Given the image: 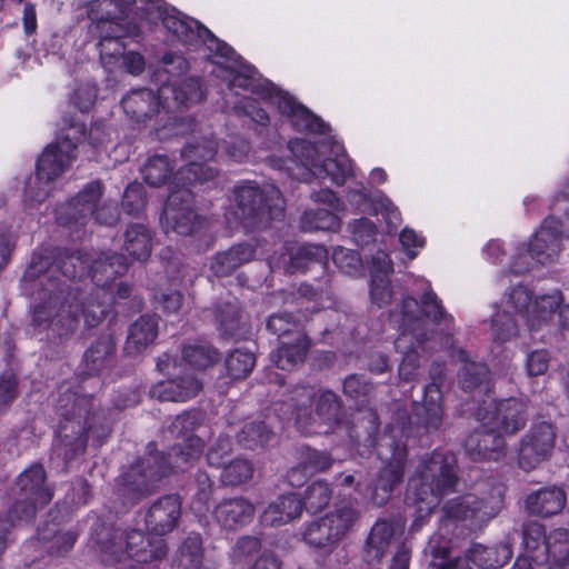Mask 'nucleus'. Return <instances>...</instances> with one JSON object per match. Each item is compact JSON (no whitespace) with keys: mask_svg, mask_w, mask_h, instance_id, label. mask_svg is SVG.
I'll use <instances>...</instances> for the list:
<instances>
[{"mask_svg":"<svg viewBox=\"0 0 569 569\" xmlns=\"http://www.w3.org/2000/svg\"><path fill=\"white\" fill-rule=\"evenodd\" d=\"M128 269L127 259L121 254L106 257L92 266L93 280L98 288L84 296L78 289L61 288L50 295L47 302L38 305L32 315L37 326H46L52 333L66 338L76 332L80 319L87 328L98 326L107 316L111 293L104 286L116 277L122 276Z\"/></svg>","mask_w":569,"mask_h":569,"instance_id":"obj_1","label":"nucleus"},{"mask_svg":"<svg viewBox=\"0 0 569 569\" xmlns=\"http://www.w3.org/2000/svg\"><path fill=\"white\" fill-rule=\"evenodd\" d=\"M391 320L402 329L395 341V348L403 355L399 373L405 380H412L419 368V350L436 332L449 331L452 319L448 316L433 291H427L421 306L413 298H406L400 311L391 313Z\"/></svg>","mask_w":569,"mask_h":569,"instance_id":"obj_2","label":"nucleus"},{"mask_svg":"<svg viewBox=\"0 0 569 569\" xmlns=\"http://www.w3.org/2000/svg\"><path fill=\"white\" fill-rule=\"evenodd\" d=\"M57 410L63 420L52 458H61L64 463L84 452L89 433L100 440L110 432V421L97 410L91 396L79 395L62 386Z\"/></svg>","mask_w":569,"mask_h":569,"instance_id":"obj_3","label":"nucleus"},{"mask_svg":"<svg viewBox=\"0 0 569 569\" xmlns=\"http://www.w3.org/2000/svg\"><path fill=\"white\" fill-rule=\"evenodd\" d=\"M86 126L64 119V133L54 143L49 144L37 161L34 181H29L26 197L42 202L51 191V182L59 178L76 159L77 144L86 137Z\"/></svg>","mask_w":569,"mask_h":569,"instance_id":"obj_4","label":"nucleus"},{"mask_svg":"<svg viewBox=\"0 0 569 569\" xmlns=\"http://www.w3.org/2000/svg\"><path fill=\"white\" fill-rule=\"evenodd\" d=\"M459 478L457 460L450 452L435 450L418 465L410 488L421 511L432 512L443 496L456 490Z\"/></svg>","mask_w":569,"mask_h":569,"instance_id":"obj_5","label":"nucleus"},{"mask_svg":"<svg viewBox=\"0 0 569 569\" xmlns=\"http://www.w3.org/2000/svg\"><path fill=\"white\" fill-rule=\"evenodd\" d=\"M202 99L198 79L188 78L180 82L162 84L158 96L150 89L130 92L121 101L124 112L134 121L142 122L152 118L162 106L168 111L179 110Z\"/></svg>","mask_w":569,"mask_h":569,"instance_id":"obj_6","label":"nucleus"},{"mask_svg":"<svg viewBox=\"0 0 569 569\" xmlns=\"http://www.w3.org/2000/svg\"><path fill=\"white\" fill-rule=\"evenodd\" d=\"M290 401L296 425L302 432H328L341 420L340 400L331 391L317 392L312 387L302 386L292 391Z\"/></svg>","mask_w":569,"mask_h":569,"instance_id":"obj_7","label":"nucleus"},{"mask_svg":"<svg viewBox=\"0 0 569 569\" xmlns=\"http://www.w3.org/2000/svg\"><path fill=\"white\" fill-rule=\"evenodd\" d=\"M204 415L200 411H184L177 416L168 428L172 437L182 439L181 443L173 446L168 458L177 470H186L197 461L210 437V431L204 423Z\"/></svg>","mask_w":569,"mask_h":569,"instance_id":"obj_8","label":"nucleus"},{"mask_svg":"<svg viewBox=\"0 0 569 569\" xmlns=\"http://www.w3.org/2000/svg\"><path fill=\"white\" fill-rule=\"evenodd\" d=\"M360 518L356 500L338 503L335 510L309 522L302 533L311 547L331 551Z\"/></svg>","mask_w":569,"mask_h":569,"instance_id":"obj_9","label":"nucleus"},{"mask_svg":"<svg viewBox=\"0 0 569 569\" xmlns=\"http://www.w3.org/2000/svg\"><path fill=\"white\" fill-rule=\"evenodd\" d=\"M239 216L248 226L257 227L279 219L284 209L280 190L272 184L260 187L248 182L236 189Z\"/></svg>","mask_w":569,"mask_h":569,"instance_id":"obj_10","label":"nucleus"},{"mask_svg":"<svg viewBox=\"0 0 569 569\" xmlns=\"http://www.w3.org/2000/svg\"><path fill=\"white\" fill-rule=\"evenodd\" d=\"M46 473L41 466H32L16 482L17 501L8 512L12 526L32 520L39 508L48 505L52 492L44 486Z\"/></svg>","mask_w":569,"mask_h":569,"instance_id":"obj_11","label":"nucleus"},{"mask_svg":"<svg viewBox=\"0 0 569 569\" xmlns=\"http://www.w3.org/2000/svg\"><path fill=\"white\" fill-rule=\"evenodd\" d=\"M173 469V463L167 461L163 455L149 445L147 456L121 475L120 485L123 493L134 500L146 497L152 493L157 483Z\"/></svg>","mask_w":569,"mask_h":569,"instance_id":"obj_12","label":"nucleus"},{"mask_svg":"<svg viewBox=\"0 0 569 569\" xmlns=\"http://www.w3.org/2000/svg\"><path fill=\"white\" fill-rule=\"evenodd\" d=\"M501 509L500 492L486 497L468 493L448 500L442 507V512L446 519L470 521L472 527L480 528L497 517Z\"/></svg>","mask_w":569,"mask_h":569,"instance_id":"obj_13","label":"nucleus"},{"mask_svg":"<svg viewBox=\"0 0 569 569\" xmlns=\"http://www.w3.org/2000/svg\"><path fill=\"white\" fill-rule=\"evenodd\" d=\"M204 222V219L194 211L193 193L189 188L182 187L170 191L161 218L166 233L190 236L200 230Z\"/></svg>","mask_w":569,"mask_h":569,"instance_id":"obj_14","label":"nucleus"},{"mask_svg":"<svg viewBox=\"0 0 569 569\" xmlns=\"http://www.w3.org/2000/svg\"><path fill=\"white\" fill-rule=\"evenodd\" d=\"M391 456L386 457L387 463L378 471L370 485V499L376 506H385L393 491L400 486L405 475L407 449L389 439L387 443Z\"/></svg>","mask_w":569,"mask_h":569,"instance_id":"obj_15","label":"nucleus"},{"mask_svg":"<svg viewBox=\"0 0 569 569\" xmlns=\"http://www.w3.org/2000/svg\"><path fill=\"white\" fill-rule=\"evenodd\" d=\"M556 430L550 422L533 425L522 437L518 451V463L525 471L537 468L550 458L556 442Z\"/></svg>","mask_w":569,"mask_h":569,"instance_id":"obj_16","label":"nucleus"},{"mask_svg":"<svg viewBox=\"0 0 569 569\" xmlns=\"http://www.w3.org/2000/svg\"><path fill=\"white\" fill-rule=\"evenodd\" d=\"M162 23L169 33L184 44H204L210 51L220 56H228L230 51L227 44L221 43L208 28L194 19L166 13Z\"/></svg>","mask_w":569,"mask_h":569,"instance_id":"obj_17","label":"nucleus"},{"mask_svg":"<svg viewBox=\"0 0 569 569\" xmlns=\"http://www.w3.org/2000/svg\"><path fill=\"white\" fill-rule=\"evenodd\" d=\"M479 420H488L505 436H515L522 430L528 421V405L520 398H508L495 401L490 407L478 411Z\"/></svg>","mask_w":569,"mask_h":569,"instance_id":"obj_18","label":"nucleus"},{"mask_svg":"<svg viewBox=\"0 0 569 569\" xmlns=\"http://www.w3.org/2000/svg\"><path fill=\"white\" fill-rule=\"evenodd\" d=\"M217 152V143L204 138L201 142L188 143L181 156L188 163L179 170L177 174L178 180H186L188 183L194 181H209L217 176V170L206 162L213 159Z\"/></svg>","mask_w":569,"mask_h":569,"instance_id":"obj_19","label":"nucleus"},{"mask_svg":"<svg viewBox=\"0 0 569 569\" xmlns=\"http://www.w3.org/2000/svg\"><path fill=\"white\" fill-rule=\"evenodd\" d=\"M565 233L559 218L551 214L543 221L531 240L529 254L540 264L555 262L561 250V236Z\"/></svg>","mask_w":569,"mask_h":569,"instance_id":"obj_20","label":"nucleus"},{"mask_svg":"<svg viewBox=\"0 0 569 569\" xmlns=\"http://www.w3.org/2000/svg\"><path fill=\"white\" fill-rule=\"evenodd\" d=\"M182 502L178 495H166L148 509L144 522L151 535L164 536L171 532L181 518Z\"/></svg>","mask_w":569,"mask_h":569,"instance_id":"obj_21","label":"nucleus"},{"mask_svg":"<svg viewBox=\"0 0 569 569\" xmlns=\"http://www.w3.org/2000/svg\"><path fill=\"white\" fill-rule=\"evenodd\" d=\"M481 421L480 428L466 439V450L472 459L498 460L506 451L505 435L499 432L495 426L489 425L488 420Z\"/></svg>","mask_w":569,"mask_h":569,"instance_id":"obj_22","label":"nucleus"},{"mask_svg":"<svg viewBox=\"0 0 569 569\" xmlns=\"http://www.w3.org/2000/svg\"><path fill=\"white\" fill-rule=\"evenodd\" d=\"M287 253L279 258H271V268L283 269L286 272L295 273L305 271L311 263L325 264L328 259L326 248L319 244L291 247L287 248Z\"/></svg>","mask_w":569,"mask_h":569,"instance_id":"obj_23","label":"nucleus"},{"mask_svg":"<svg viewBox=\"0 0 569 569\" xmlns=\"http://www.w3.org/2000/svg\"><path fill=\"white\" fill-rule=\"evenodd\" d=\"M402 529L403 525L400 521L379 519L371 528L366 541V560L368 562L380 561L390 546L400 538Z\"/></svg>","mask_w":569,"mask_h":569,"instance_id":"obj_24","label":"nucleus"},{"mask_svg":"<svg viewBox=\"0 0 569 569\" xmlns=\"http://www.w3.org/2000/svg\"><path fill=\"white\" fill-rule=\"evenodd\" d=\"M311 346V339L305 331H296V336L279 341L272 361L279 369L293 370L305 363Z\"/></svg>","mask_w":569,"mask_h":569,"instance_id":"obj_25","label":"nucleus"},{"mask_svg":"<svg viewBox=\"0 0 569 569\" xmlns=\"http://www.w3.org/2000/svg\"><path fill=\"white\" fill-rule=\"evenodd\" d=\"M126 553L137 562H151L163 559L168 553V547L162 538L146 536L140 530L127 532Z\"/></svg>","mask_w":569,"mask_h":569,"instance_id":"obj_26","label":"nucleus"},{"mask_svg":"<svg viewBox=\"0 0 569 569\" xmlns=\"http://www.w3.org/2000/svg\"><path fill=\"white\" fill-rule=\"evenodd\" d=\"M254 512V506L248 499L233 497L219 502L213 517L224 529L238 530L252 521Z\"/></svg>","mask_w":569,"mask_h":569,"instance_id":"obj_27","label":"nucleus"},{"mask_svg":"<svg viewBox=\"0 0 569 569\" xmlns=\"http://www.w3.org/2000/svg\"><path fill=\"white\" fill-rule=\"evenodd\" d=\"M201 388V382L193 375L186 373L152 386L150 396L160 401H187L197 396Z\"/></svg>","mask_w":569,"mask_h":569,"instance_id":"obj_28","label":"nucleus"},{"mask_svg":"<svg viewBox=\"0 0 569 569\" xmlns=\"http://www.w3.org/2000/svg\"><path fill=\"white\" fill-rule=\"evenodd\" d=\"M566 501L565 491L557 486H550L530 492L526 497L525 505L532 515L551 517L561 512Z\"/></svg>","mask_w":569,"mask_h":569,"instance_id":"obj_29","label":"nucleus"},{"mask_svg":"<svg viewBox=\"0 0 569 569\" xmlns=\"http://www.w3.org/2000/svg\"><path fill=\"white\" fill-rule=\"evenodd\" d=\"M413 412L427 430H438L442 426V395L438 385L430 383L425 388L423 402L416 403Z\"/></svg>","mask_w":569,"mask_h":569,"instance_id":"obj_30","label":"nucleus"},{"mask_svg":"<svg viewBox=\"0 0 569 569\" xmlns=\"http://www.w3.org/2000/svg\"><path fill=\"white\" fill-rule=\"evenodd\" d=\"M552 531L547 536L545 527L535 520L526 521L522 526V546L525 555L521 558L540 562L547 556L550 558L549 541Z\"/></svg>","mask_w":569,"mask_h":569,"instance_id":"obj_31","label":"nucleus"},{"mask_svg":"<svg viewBox=\"0 0 569 569\" xmlns=\"http://www.w3.org/2000/svg\"><path fill=\"white\" fill-rule=\"evenodd\" d=\"M102 196V184L100 181L89 182L77 197L66 207V212L70 216L69 221H63L62 217L58 220L63 223L71 221L84 223V219L93 216L96 204Z\"/></svg>","mask_w":569,"mask_h":569,"instance_id":"obj_32","label":"nucleus"},{"mask_svg":"<svg viewBox=\"0 0 569 569\" xmlns=\"http://www.w3.org/2000/svg\"><path fill=\"white\" fill-rule=\"evenodd\" d=\"M302 501L296 495H284L270 502L261 515V521L266 526L277 527L288 523L300 517Z\"/></svg>","mask_w":569,"mask_h":569,"instance_id":"obj_33","label":"nucleus"},{"mask_svg":"<svg viewBox=\"0 0 569 569\" xmlns=\"http://www.w3.org/2000/svg\"><path fill=\"white\" fill-rule=\"evenodd\" d=\"M158 336V320L152 316H141L130 327L124 350L136 356L146 350Z\"/></svg>","mask_w":569,"mask_h":569,"instance_id":"obj_34","label":"nucleus"},{"mask_svg":"<svg viewBox=\"0 0 569 569\" xmlns=\"http://www.w3.org/2000/svg\"><path fill=\"white\" fill-rule=\"evenodd\" d=\"M256 257V247L251 242L232 246L227 251L218 253L211 269L218 277L231 274L240 266L250 262Z\"/></svg>","mask_w":569,"mask_h":569,"instance_id":"obj_35","label":"nucleus"},{"mask_svg":"<svg viewBox=\"0 0 569 569\" xmlns=\"http://www.w3.org/2000/svg\"><path fill=\"white\" fill-rule=\"evenodd\" d=\"M116 343L110 335L98 337L84 352L83 361L89 373L109 368L114 359Z\"/></svg>","mask_w":569,"mask_h":569,"instance_id":"obj_36","label":"nucleus"},{"mask_svg":"<svg viewBox=\"0 0 569 569\" xmlns=\"http://www.w3.org/2000/svg\"><path fill=\"white\" fill-rule=\"evenodd\" d=\"M468 556L470 560L483 569H497L505 566L512 557L507 543L496 546L473 545Z\"/></svg>","mask_w":569,"mask_h":569,"instance_id":"obj_37","label":"nucleus"},{"mask_svg":"<svg viewBox=\"0 0 569 569\" xmlns=\"http://www.w3.org/2000/svg\"><path fill=\"white\" fill-rule=\"evenodd\" d=\"M375 264L378 272L372 273L370 293L372 301L382 307L390 302L392 296L390 281L387 278L388 273L392 271V266L388 256L383 252L375 258Z\"/></svg>","mask_w":569,"mask_h":569,"instance_id":"obj_38","label":"nucleus"},{"mask_svg":"<svg viewBox=\"0 0 569 569\" xmlns=\"http://www.w3.org/2000/svg\"><path fill=\"white\" fill-rule=\"evenodd\" d=\"M123 249L134 260H147L151 253L149 229L142 223L129 226L124 232Z\"/></svg>","mask_w":569,"mask_h":569,"instance_id":"obj_39","label":"nucleus"},{"mask_svg":"<svg viewBox=\"0 0 569 569\" xmlns=\"http://www.w3.org/2000/svg\"><path fill=\"white\" fill-rule=\"evenodd\" d=\"M562 297L559 291L551 295H543L533 300L531 315H528V327L530 330L539 329L548 321L550 316L560 310Z\"/></svg>","mask_w":569,"mask_h":569,"instance_id":"obj_40","label":"nucleus"},{"mask_svg":"<svg viewBox=\"0 0 569 569\" xmlns=\"http://www.w3.org/2000/svg\"><path fill=\"white\" fill-rule=\"evenodd\" d=\"M202 541L199 535L186 538L174 558L176 569H200L202 567Z\"/></svg>","mask_w":569,"mask_h":569,"instance_id":"obj_41","label":"nucleus"},{"mask_svg":"<svg viewBox=\"0 0 569 569\" xmlns=\"http://www.w3.org/2000/svg\"><path fill=\"white\" fill-rule=\"evenodd\" d=\"M279 110L292 119L293 126L299 131L313 130L318 119L303 106L297 103L290 97H280L278 101Z\"/></svg>","mask_w":569,"mask_h":569,"instance_id":"obj_42","label":"nucleus"},{"mask_svg":"<svg viewBox=\"0 0 569 569\" xmlns=\"http://www.w3.org/2000/svg\"><path fill=\"white\" fill-rule=\"evenodd\" d=\"M261 549V541L253 536L239 538L232 548L231 561L233 569H249Z\"/></svg>","mask_w":569,"mask_h":569,"instance_id":"obj_43","label":"nucleus"},{"mask_svg":"<svg viewBox=\"0 0 569 569\" xmlns=\"http://www.w3.org/2000/svg\"><path fill=\"white\" fill-rule=\"evenodd\" d=\"M550 558L548 569H569V530H552L549 541Z\"/></svg>","mask_w":569,"mask_h":569,"instance_id":"obj_44","label":"nucleus"},{"mask_svg":"<svg viewBox=\"0 0 569 569\" xmlns=\"http://www.w3.org/2000/svg\"><path fill=\"white\" fill-rule=\"evenodd\" d=\"M97 28L100 32V41L98 43L100 56L109 53V47L112 44L113 40L139 34V30L136 26L124 27L119 21L101 20Z\"/></svg>","mask_w":569,"mask_h":569,"instance_id":"obj_45","label":"nucleus"},{"mask_svg":"<svg viewBox=\"0 0 569 569\" xmlns=\"http://www.w3.org/2000/svg\"><path fill=\"white\" fill-rule=\"evenodd\" d=\"M352 168L350 160L345 157H336L335 159H326L321 161L319 168L313 171V176L319 179L330 178L331 181L341 186L351 176Z\"/></svg>","mask_w":569,"mask_h":569,"instance_id":"obj_46","label":"nucleus"},{"mask_svg":"<svg viewBox=\"0 0 569 569\" xmlns=\"http://www.w3.org/2000/svg\"><path fill=\"white\" fill-rule=\"evenodd\" d=\"M300 223L305 231H336L340 227L339 218L328 209L306 211L301 217Z\"/></svg>","mask_w":569,"mask_h":569,"instance_id":"obj_47","label":"nucleus"},{"mask_svg":"<svg viewBox=\"0 0 569 569\" xmlns=\"http://www.w3.org/2000/svg\"><path fill=\"white\" fill-rule=\"evenodd\" d=\"M217 320L220 330L228 336L237 335L247 323L244 313L236 303L230 302L218 307Z\"/></svg>","mask_w":569,"mask_h":569,"instance_id":"obj_48","label":"nucleus"},{"mask_svg":"<svg viewBox=\"0 0 569 569\" xmlns=\"http://www.w3.org/2000/svg\"><path fill=\"white\" fill-rule=\"evenodd\" d=\"M273 438V432L260 421L244 425L238 436L239 442L248 449H257L268 445Z\"/></svg>","mask_w":569,"mask_h":569,"instance_id":"obj_49","label":"nucleus"},{"mask_svg":"<svg viewBox=\"0 0 569 569\" xmlns=\"http://www.w3.org/2000/svg\"><path fill=\"white\" fill-rule=\"evenodd\" d=\"M252 476V463L249 460L238 458L222 467L220 479L224 486L236 487L249 481Z\"/></svg>","mask_w":569,"mask_h":569,"instance_id":"obj_50","label":"nucleus"},{"mask_svg":"<svg viewBox=\"0 0 569 569\" xmlns=\"http://www.w3.org/2000/svg\"><path fill=\"white\" fill-rule=\"evenodd\" d=\"M254 366L256 357L247 350L237 349L226 359V368L232 379H246Z\"/></svg>","mask_w":569,"mask_h":569,"instance_id":"obj_51","label":"nucleus"},{"mask_svg":"<svg viewBox=\"0 0 569 569\" xmlns=\"http://www.w3.org/2000/svg\"><path fill=\"white\" fill-rule=\"evenodd\" d=\"M39 540L49 543L48 551L51 555H62L71 550L76 542V535L68 532H58L54 528H42L38 532Z\"/></svg>","mask_w":569,"mask_h":569,"instance_id":"obj_52","label":"nucleus"},{"mask_svg":"<svg viewBox=\"0 0 569 569\" xmlns=\"http://www.w3.org/2000/svg\"><path fill=\"white\" fill-rule=\"evenodd\" d=\"M267 329L277 335L280 341L296 336V331H305L298 319L288 312L271 315L267 321Z\"/></svg>","mask_w":569,"mask_h":569,"instance_id":"obj_53","label":"nucleus"},{"mask_svg":"<svg viewBox=\"0 0 569 569\" xmlns=\"http://www.w3.org/2000/svg\"><path fill=\"white\" fill-rule=\"evenodd\" d=\"M332 498V490L325 481H315L306 490L302 507L317 512L327 507Z\"/></svg>","mask_w":569,"mask_h":569,"instance_id":"obj_54","label":"nucleus"},{"mask_svg":"<svg viewBox=\"0 0 569 569\" xmlns=\"http://www.w3.org/2000/svg\"><path fill=\"white\" fill-rule=\"evenodd\" d=\"M142 172L147 183L158 187L167 181L172 166L167 157L156 156L146 163Z\"/></svg>","mask_w":569,"mask_h":569,"instance_id":"obj_55","label":"nucleus"},{"mask_svg":"<svg viewBox=\"0 0 569 569\" xmlns=\"http://www.w3.org/2000/svg\"><path fill=\"white\" fill-rule=\"evenodd\" d=\"M182 356L184 361L198 369H206L219 360V352L209 346H188Z\"/></svg>","mask_w":569,"mask_h":569,"instance_id":"obj_56","label":"nucleus"},{"mask_svg":"<svg viewBox=\"0 0 569 569\" xmlns=\"http://www.w3.org/2000/svg\"><path fill=\"white\" fill-rule=\"evenodd\" d=\"M289 148L297 160L313 176V171L318 169L321 163L318 159V150L315 144L307 140H295L289 143Z\"/></svg>","mask_w":569,"mask_h":569,"instance_id":"obj_57","label":"nucleus"},{"mask_svg":"<svg viewBox=\"0 0 569 569\" xmlns=\"http://www.w3.org/2000/svg\"><path fill=\"white\" fill-rule=\"evenodd\" d=\"M488 377V368L483 363H466L459 372V382L463 390L472 391L480 387Z\"/></svg>","mask_w":569,"mask_h":569,"instance_id":"obj_58","label":"nucleus"},{"mask_svg":"<svg viewBox=\"0 0 569 569\" xmlns=\"http://www.w3.org/2000/svg\"><path fill=\"white\" fill-rule=\"evenodd\" d=\"M88 268V262L84 261L80 253H71L60 259L57 264H52L49 271L53 273L59 270L63 277L74 279L81 277Z\"/></svg>","mask_w":569,"mask_h":569,"instance_id":"obj_59","label":"nucleus"},{"mask_svg":"<svg viewBox=\"0 0 569 569\" xmlns=\"http://www.w3.org/2000/svg\"><path fill=\"white\" fill-rule=\"evenodd\" d=\"M427 551L431 556V565L437 569H451L458 561L451 557V549L447 542H440L431 539L428 543Z\"/></svg>","mask_w":569,"mask_h":569,"instance_id":"obj_60","label":"nucleus"},{"mask_svg":"<svg viewBox=\"0 0 569 569\" xmlns=\"http://www.w3.org/2000/svg\"><path fill=\"white\" fill-rule=\"evenodd\" d=\"M123 210L129 214H138L146 207V196L142 184L138 182L130 183L122 199Z\"/></svg>","mask_w":569,"mask_h":569,"instance_id":"obj_61","label":"nucleus"},{"mask_svg":"<svg viewBox=\"0 0 569 569\" xmlns=\"http://www.w3.org/2000/svg\"><path fill=\"white\" fill-rule=\"evenodd\" d=\"M353 240L359 246H368L376 237V226L367 218L356 219L349 224Z\"/></svg>","mask_w":569,"mask_h":569,"instance_id":"obj_62","label":"nucleus"},{"mask_svg":"<svg viewBox=\"0 0 569 569\" xmlns=\"http://www.w3.org/2000/svg\"><path fill=\"white\" fill-rule=\"evenodd\" d=\"M508 303L518 311L528 323V315H531L533 300L529 290L525 287H517L508 295Z\"/></svg>","mask_w":569,"mask_h":569,"instance_id":"obj_63","label":"nucleus"},{"mask_svg":"<svg viewBox=\"0 0 569 569\" xmlns=\"http://www.w3.org/2000/svg\"><path fill=\"white\" fill-rule=\"evenodd\" d=\"M552 216H562L559 219L560 227L569 237V183L566 189L557 194L555 201L551 204Z\"/></svg>","mask_w":569,"mask_h":569,"instance_id":"obj_64","label":"nucleus"}]
</instances>
